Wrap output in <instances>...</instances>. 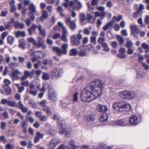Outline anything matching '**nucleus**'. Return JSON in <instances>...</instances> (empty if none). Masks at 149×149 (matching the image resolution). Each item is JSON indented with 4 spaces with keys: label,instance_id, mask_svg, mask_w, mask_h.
Wrapping results in <instances>:
<instances>
[{
    "label": "nucleus",
    "instance_id": "nucleus-53",
    "mask_svg": "<svg viewBox=\"0 0 149 149\" xmlns=\"http://www.w3.org/2000/svg\"><path fill=\"white\" fill-rule=\"evenodd\" d=\"M111 45L113 48H116L118 46V43L114 41L111 42Z\"/></svg>",
    "mask_w": 149,
    "mask_h": 149
},
{
    "label": "nucleus",
    "instance_id": "nucleus-51",
    "mask_svg": "<svg viewBox=\"0 0 149 149\" xmlns=\"http://www.w3.org/2000/svg\"><path fill=\"white\" fill-rule=\"evenodd\" d=\"M117 123L119 125L125 126L126 125L125 122L122 120H120L117 121Z\"/></svg>",
    "mask_w": 149,
    "mask_h": 149
},
{
    "label": "nucleus",
    "instance_id": "nucleus-58",
    "mask_svg": "<svg viewBox=\"0 0 149 149\" xmlns=\"http://www.w3.org/2000/svg\"><path fill=\"white\" fill-rule=\"evenodd\" d=\"M29 104L30 106L33 108H35L36 107V103L33 101H30Z\"/></svg>",
    "mask_w": 149,
    "mask_h": 149
},
{
    "label": "nucleus",
    "instance_id": "nucleus-10",
    "mask_svg": "<svg viewBox=\"0 0 149 149\" xmlns=\"http://www.w3.org/2000/svg\"><path fill=\"white\" fill-rule=\"evenodd\" d=\"M93 12L89 13H88L87 15V19L88 22L93 23L96 20V17L94 15Z\"/></svg>",
    "mask_w": 149,
    "mask_h": 149
},
{
    "label": "nucleus",
    "instance_id": "nucleus-42",
    "mask_svg": "<svg viewBox=\"0 0 149 149\" xmlns=\"http://www.w3.org/2000/svg\"><path fill=\"white\" fill-rule=\"evenodd\" d=\"M133 45V43L132 41L129 40H127L126 44V47L130 48L132 47Z\"/></svg>",
    "mask_w": 149,
    "mask_h": 149
},
{
    "label": "nucleus",
    "instance_id": "nucleus-48",
    "mask_svg": "<svg viewBox=\"0 0 149 149\" xmlns=\"http://www.w3.org/2000/svg\"><path fill=\"white\" fill-rule=\"evenodd\" d=\"M76 6L74 7L76 8L79 9H81L82 7V5L81 3V2L79 1H78V2L76 3Z\"/></svg>",
    "mask_w": 149,
    "mask_h": 149
},
{
    "label": "nucleus",
    "instance_id": "nucleus-43",
    "mask_svg": "<svg viewBox=\"0 0 149 149\" xmlns=\"http://www.w3.org/2000/svg\"><path fill=\"white\" fill-rule=\"evenodd\" d=\"M42 78L45 80L48 79L49 78V75L48 73H43L42 76Z\"/></svg>",
    "mask_w": 149,
    "mask_h": 149
},
{
    "label": "nucleus",
    "instance_id": "nucleus-44",
    "mask_svg": "<svg viewBox=\"0 0 149 149\" xmlns=\"http://www.w3.org/2000/svg\"><path fill=\"white\" fill-rule=\"evenodd\" d=\"M93 12V13H94V17L96 18L97 17H99L100 16H102L104 14V13H101L98 11L96 12Z\"/></svg>",
    "mask_w": 149,
    "mask_h": 149
},
{
    "label": "nucleus",
    "instance_id": "nucleus-59",
    "mask_svg": "<svg viewBox=\"0 0 149 149\" xmlns=\"http://www.w3.org/2000/svg\"><path fill=\"white\" fill-rule=\"evenodd\" d=\"M21 84L23 86L28 87L29 86V82L28 81H26L22 82Z\"/></svg>",
    "mask_w": 149,
    "mask_h": 149
},
{
    "label": "nucleus",
    "instance_id": "nucleus-6",
    "mask_svg": "<svg viewBox=\"0 0 149 149\" xmlns=\"http://www.w3.org/2000/svg\"><path fill=\"white\" fill-rule=\"evenodd\" d=\"M63 120L61 118H58V122L59 124V131L60 134H62L65 131L66 127L65 125L63 123Z\"/></svg>",
    "mask_w": 149,
    "mask_h": 149
},
{
    "label": "nucleus",
    "instance_id": "nucleus-40",
    "mask_svg": "<svg viewBox=\"0 0 149 149\" xmlns=\"http://www.w3.org/2000/svg\"><path fill=\"white\" fill-rule=\"evenodd\" d=\"M78 100V93H75L73 95V101L74 102H77Z\"/></svg>",
    "mask_w": 149,
    "mask_h": 149
},
{
    "label": "nucleus",
    "instance_id": "nucleus-55",
    "mask_svg": "<svg viewBox=\"0 0 149 149\" xmlns=\"http://www.w3.org/2000/svg\"><path fill=\"white\" fill-rule=\"evenodd\" d=\"M132 2V0H123V3L125 5H127Z\"/></svg>",
    "mask_w": 149,
    "mask_h": 149
},
{
    "label": "nucleus",
    "instance_id": "nucleus-61",
    "mask_svg": "<svg viewBox=\"0 0 149 149\" xmlns=\"http://www.w3.org/2000/svg\"><path fill=\"white\" fill-rule=\"evenodd\" d=\"M46 101L45 100H43L39 103L40 105L43 107V108L45 106H46Z\"/></svg>",
    "mask_w": 149,
    "mask_h": 149
},
{
    "label": "nucleus",
    "instance_id": "nucleus-57",
    "mask_svg": "<svg viewBox=\"0 0 149 149\" xmlns=\"http://www.w3.org/2000/svg\"><path fill=\"white\" fill-rule=\"evenodd\" d=\"M83 33L86 35H88L90 34V31L88 28H86L84 29L83 30Z\"/></svg>",
    "mask_w": 149,
    "mask_h": 149
},
{
    "label": "nucleus",
    "instance_id": "nucleus-18",
    "mask_svg": "<svg viewBox=\"0 0 149 149\" xmlns=\"http://www.w3.org/2000/svg\"><path fill=\"white\" fill-rule=\"evenodd\" d=\"M81 50L86 51H89L93 50L94 47L91 45H88L84 46H81L80 47Z\"/></svg>",
    "mask_w": 149,
    "mask_h": 149
},
{
    "label": "nucleus",
    "instance_id": "nucleus-15",
    "mask_svg": "<svg viewBox=\"0 0 149 149\" xmlns=\"http://www.w3.org/2000/svg\"><path fill=\"white\" fill-rule=\"evenodd\" d=\"M29 9L32 13H34L37 16L40 15V13L37 11L36 6L33 3H31L29 5Z\"/></svg>",
    "mask_w": 149,
    "mask_h": 149
},
{
    "label": "nucleus",
    "instance_id": "nucleus-27",
    "mask_svg": "<svg viewBox=\"0 0 149 149\" xmlns=\"http://www.w3.org/2000/svg\"><path fill=\"white\" fill-rule=\"evenodd\" d=\"M113 23L114 22L111 21L107 23L105 25L103 26V29L105 31L111 28Z\"/></svg>",
    "mask_w": 149,
    "mask_h": 149
},
{
    "label": "nucleus",
    "instance_id": "nucleus-26",
    "mask_svg": "<svg viewBox=\"0 0 149 149\" xmlns=\"http://www.w3.org/2000/svg\"><path fill=\"white\" fill-rule=\"evenodd\" d=\"M141 47L143 49L145 50L144 52L147 54L149 51V45L146 43L141 44Z\"/></svg>",
    "mask_w": 149,
    "mask_h": 149
},
{
    "label": "nucleus",
    "instance_id": "nucleus-47",
    "mask_svg": "<svg viewBox=\"0 0 149 149\" xmlns=\"http://www.w3.org/2000/svg\"><path fill=\"white\" fill-rule=\"evenodd\" d=\"M137 77L138 78H140L144 77V75L143 73L140 72H137Z\"/></svg>",
    "mask_w": 149,
    "mask_h": 149
},
{
    "label": "nucleus",
    "instance_id": "nucleus-12",
    "mask_svg": "<svg viewBox=\"0 0 149 149\" xmlns=\"http://www.w3.org/2000/svg\"><path fill=\"white\" fill-rule=\"evenodd\" d=\"M38 43L36 42V46L38 47H41L42 49L46 48V46L44 45L45 40L41 37H38Z\"/></svg>",
    "mask_w": 149,
    "mask_h": 149
},
{
    "label": "nucleus",
    "instance_id": "nucleus-1",
    "mask_svg": "<svg viewBox=\"0 0 149 149\" xmlns=\"http://www.w3.org/2000/svg\"><path fill=\"white\" fill-rule=\"evenodd\" d=\"M105 86L104 82L99 79H95L82 91L81 97L84 102H91L99 97Z\"/></svg>",
    "mask_w": 149,
    "mask_h": 149
},
{
    "label": "nucleus",
    "instance_id": "nucleus-39",
    "mask_svg": "<svg viewBox=\"0 0 149 149\" xmlns=\"http://www.w3.org/2000/svg\"><path fill=\"white\" fill-rule=\"evenodd\" d=\"M80 18L81 21L82 22H84L85 21H86L87 19L85 16V15L84 13H82L80 15Z\"/></svg>",
    "mask_w": 149,
    "mask_h": 149
},
{
    "label": "nucleus",
    "instance_id": "nucleus-64",
    "mask_svg": "<svg viewBox=\"0 0 149 149\" xmlns=\"http://www.w3.org/2000/svg\"><path fill=\"white\" fill-rule=\"evenodd\" d=\"M144 22L146 24H148L149 22V17L148 15L146 16L144 19Z\"/></svg>",
    "mask_w": 149,
    "mask_h": 149
},
{
    "label": "nucleus",
    "instance_id": "nucleus-17",
    "mask_svg": "<svg viewBox=\"0 0 149 149\" xmlns=\"http://www.w3.org/2000/svg\"><path fill=\"white\" fill-rule=\"evenodd\" d=\"M71 42L73 45L78 46L80 43V41L77 39V36L75 35H73L71 38Z\"/></svg>",
    "mask_w": 149,
    "mask_h": 149
},
{
    "label": "nucleus",
    "instance_id": "nucleus-20",
    "mask_svg": "<svg viewBox=\"0 0 149 149\" xmlns=\"http://www.w3.org/2000/svg\"><path fill=\"white\" fill-rule=\"evenodd\" d=\"M129 121L131 123L134 125L137 124L139 123L137 116L134 115L130 117Z\"/></svg>",
    "mask_w": 149,
    "mask_h": 149
},
{
    "label": "nucleus",
    "instance_id": "nucleus-36",
    "mask_svg": "<svg viewBox=\"0 0 149 149\" xmlns=\"http://www.w3.org/2000/svg\"><path fill=\"white\" fill-rule=\"evenodd\" d=\"M28 91L29 93L34 96H36L37 95L38 93L36 89H29Z\"/></svg>",
    "mask_w": 149,
    "mask_h": 149
},
{
    "label": "nucleus",
    "instance_id": "nucleus-23",
    "mask_svg": "<svg viewBox=\"0 0 149 149\" xmlns=\"http://www.w3.org/2000/svg\"><path fill=\"white\" fill-rule=\"evenodd\" d=\"M68 144L73 149H75L79 147V146L75 145V141L72 140L69 141Z\"/></svg>",
    "mask_w": 149,
    "mask_h": 149
},
{
    "label": "nucleus",
    "instance_id": "nucleus-2",
    "mask_svg": "<svg viewBox=\"0 0 149 149\" xmlns=\"http://www.w3.org/2000/svg\"><path fill=\"white\" fill-rule=\"evenodd\" d=\"M113 108L117 111H122L129 110L131 109V105L125 102H117L113 105Z\"/></svg>",
    "mask_w": 149,
    "mask_h": 149
},
{
    "label": "nucleus",
    "instance_id": "nucleus-5",
    "mask_svg": "<svg viewBox=\"0 0 149 149\" xmlns=\"http://www.w3.org/2000/svg\"><path fill=\"white\" fill-rule=\"evenodd\" d=\"M58 24L59 26L62 29V32L63 34L62 36H61V38L62 40L67 42L68 41V39L67 38V34L68 33V30L66 28L64 25L61 22H58Z\"/></svg>",
    "mask_w": 149,
    "mask_h": 149
},
{
    "label": "nucleus",
    "instance_id": "nucleus-14",
    "mask_svg": "<svg viewBox=\"0 0 149 149\" xmlns=\"http://www.w3.org/2000/svg\"><path fill=\"white\" fill-rule=\"evenodd\" d=\"M59 141V139L57 138H54L51 141L49 144V146L51 148H54L57 146Z\"/></svg>",
    "mask_w": 149,
    "mask_h": 149
},
{
    "label": "nucleus",
    "instance_id": "nucleus-9",
    "mask_svg": "<svg viewBox=\"0 0 149 149\" xmlns=\"http://www.w3.org/2000/svg\"><path fill=\"white\" fill-rule=\"evenodd\" d=\"M63 73V70L62 69L58 71V69L55 68L53 69L51 72V76L52 78H54L56 76L57 78H60Z\"/></svg>",
    "mask_w": 149,
    "mask_h": 149
},
{
    "label": "nucleus",
    "instance_id": "nucleus-46",
    "mask_svg": "<svg viewBox=\"0 0 149 149\" xmlns=\"http://www.w3.org/2000/svg\"><path fill=\"white\" fill-rule=\"evenodd\" d=\"M117 56L121 58H126L127 55L124 53H120L117 55Z\"/></svg>",
    "mask_w": 149,
    "mask_h": 149
},
{
    "label": "nucleus",
    "instance_id": "nucleus-52",
    "mask_svg": "<svg viewBox=\"0 0 149 149\" xmlns=\"http://www.w3.org/2000/svg\"><path fill=\"white\" fill-rule=\"evenodd\" d=\"M140 12L139 10L134 12L133 14V17L135 18H137L139 16Z\"/></svg>",
    "mask_w": 149,
    "mask_h": 149
},
{
    "label": "nucleus",
    "instance_id": "nucleus-41",
    "mask_svg": "<svg viewBox=\"0 0 149 149\" xmlns=\"http://www.w3.org/2000/svg\"><path fill=\"white\" fill-rule=\"evenodd\" d=\"M27 40L28 42H32L33 44V45H35L36 44V41L34 39V38H28L27 39Z\"/></svg>",
    "mask_w": 149,
    "mask_h": 149
},
{
    "label": "nucleus",
    "instance_id": "nucleus-30",
    "mask_svg": "<svg viewBox=\"0 0 149 149\" xmlns=\"http://www.w3.org/2000/svg\"><path fill=\"white\" fill-rule=\"evenodd\" d=\"M19 47L23 49L25 48V45L26 44V42L23 39H22L19 40Z\"/></svg>",
    "mask_w": 149,
    "mask_h": 149
},
{
    "label": "nucleus",
    "instance_id": "nucleus-45",
    "mask_svg": "<svg viewBox=\"0 0 149 149\" xmlns=\"http://www.w3.org/2000/svg\"><path fill=\"white\" fill-rule=\"evenodd\" d=\"M42 15L45 19L49 17V15L47 12L45 10H43L42 12Z\"/></svg>",
    "mask_w": 149,
    "mask_h": 149
},
{
    "label": "nucleus",
    "instance_id": "nucleus-7",
    "mask_svg": "<svg viewBox=\"0 0 149 149\" xmlns=\"http://www.w3.org/2000/svg\"><path fill=\"white\" fill-rule=\"evenodd\" d=\"M130 28L131 30V33L134 37H137L138 34L140 31L137 26L135 24H131Z\"/></svg>",
    "mask_w": 149,
    "mask_h": 149
},
{
    "label": "nucleus",
    "instance_id": "nucleus-29",
    "mask_svg": "<svg viewBox=\"0 0 149 149\" xmlns=\"http://www.w3.org/2000/svg\"><path fill=\"white\" fill-rule=\"evenodd\" d=\"M26 33L24 31H18L15 33V35L18 38L20 36L24 37L26 36Z\"/></svg>",
    "mask_w": 149,
    "mask_h": 149
},
{
    "label": "nucleus",
    "instance_id": "nucleus-33",
    "mask_svg": "<svg viewBox=\"0 0 149 149\" xmlns=\"http://www.w3.org/2000/svg\"><path fill=\"white\" fill-rule=\"evenodd\" d=\"M78 51L75 48H73L70 51L69 55L71 56H75L77 54Z\"/></svg>",
    "mask_w": 149,
    "mask_h": 149
},
{
    "label": "nucleus",
    "instance_id": "nucleus-54",
    "mask_svg": "<svg viewBox=\"0 0 149 149\" xmlns=\"http://www.w3.org/2000/svg\"><path fill=\"white\" fill-rule=\"evenodd\" d=\"M35 115L39 119L42 115V112L40 111H36L35 112Z\"/></svg>",
    "mask_w": 149,
    "mask_h": 149
},
{
    "label": "nucleus",
    "instance_id": "nucleus-56",
    "mask_svg": "<svg viewBox=\"0 0 149 149\" xmlns=\"http://www.w3.org/2000/svg\"><path fill=\"white\" fill-rule=\"evenodd\" d=\"M61 35L58 33H56L54 34L53 36V38L54 39H56L61 38Z\"/></svg>",
    "mask_w": 149,
    "mask_h": 149
},
{
    "label": "nucleus",
    "instance_id": "nucleus-13",
    "mask_svg": "<svg viewBox=\"0 0 149 149\" xmlns=\"http://www.w3.org/2000/svg\"><path fill=\"white\" fill-rule=\"evenodd\" d=\"M65 22L67 25H69L71 29H74L76 26L75 22L73 21H71L70 18H68L65 19Z\"/></svg>",
    "mask_w": 149,
    "mask_h": 149
},
{
    "label": "nucleus",
    "instance_id": "nucleus-21",
    "mask_svg": "<svg viewBox=\"0 0 149 149\" xmlns=\"http://www.w3.org/2000/svg\"><path fill=\"white\" fill-rule=\"evenodd\" d=\"M36 136H35L34 139V142L36 143L39 141V139L43 138V135L40 132H38L36 133Z\"/></svg>",
    "mask_w": 149,
    "mask_h": 149
},
{
    "label": "nucleus",
    "instance_id": "nucleus-60",
    "mask_svg": "<svg viewBox=\"0 0 149 149\" xmlns=\"http://www.w3.org/2000/svg\"><path fill=\"white\" fill-rule=\"evenodd\" d=\"M105 39L104 38H99L98 40V42L100 43H101L102 45V43L104 42L105 41Z\"/></svg>",
    "mask_w": 149,
    "mask_h": 149
},
{
    "label": "nucleus",
    "instance_id": "nucleus-28",
    "mask_svg": "<svg viewBox=\"0 0 149 149\" xmlns=\"http://www.w3.org/2000/svg\"><path fill=\"white\" fill-rule=\"evenodd\" d=\"M123 19V16L122 15H119L117 17L114 16L111 20V21L114 22V23L115 22H118L120 21Z\"/></svg>",
    "mask_w": 149,
    "mask_h": 149
},
{
    "label": "nucleus",
    "instance_id": "nucleus-31",
    "mask_svg": "<svg viewBox=\"0 0 149 149\" xmlns=\"http://www.w3.org/2000/svg\"><path fill=\"white\" fill-rule=\"evenodd\" d=\"M15 26L16 29L20 28L22 29L24 27L25 25L24 23L17 22L15 24Z\"/></svg>",
    "mask_w": 149,
    "mask_h": 149
},
{
    "label": "nucleus",
    "instance_id": "nucleus-50",
    "mask_svg": "<svg viewBox=\"0 0 149 149\" xmlns=\"http://www.w3.org/2000/svg\"><path fill=\"white\" fill-rule=\"evenodd\" d=\"M117 39L118 40L119 42L121 44H123L124 42V40L123 38L120 36H117Z\"/></svg>",
    "mask_w": 149,
    "mask_h": 149
},
{
    "label": "nucleus",
    "instance_id": "nucleus-16",
    "mask_svg": "<svg viewBox=\"0 0 149 149\" xmlns=\"http://www.w3.org/2000/svg\"><path fill=\"white\" fill-rule=\"evenodd\" d=\"M46 129L47 132L52 135H53L56 134L55 131L53 130L50 124H47L46 125Z\"/></svg>",
    "mask_w": 149,
    "mask_h": 149
},
{
    "label": "nucleus",
    "instance_id": "nucleus-8",
    "mask_svg": "<svg viewBox=\"0 0 149 149\" xmlns=\"http://www.w3.org/2000/svg\"><path fill=\"white\" fill-rule=\"evenodd\" d=\"M49 97L50 99L52 101L54 102L57 100L56 93L54 89L52 88H49Z\"/></svg>",
    "mask_w": 149,
    "mask_h": 149
},
{
    "label": "nucleus",
    "instance_id": "nucleus-11",
    "mask_svg": "<svg viewBox=\"0 0 149 149\" xmlns=\"http://www.w3.org/2000/svg\"><path fill=\"white\" fill-rule=\"evenodd\" d=\"M96 108L97 111L102 112H106L109 109L106 105L101 104H98L96 107Z\"/></svg>",
    "mask_w": 149,
    "mask_h": 149
},
{
    "label": "nucleus",
    "instance_id": "nucleus-62",
    "mask_svg": "<svg viewBox=\"0 0 149 149\" xmlns=\"http://www.w3.org/2000/svg\"><path fill=\"white\" fill-rule=\"evenodd\" d=\"M91 42L95 44L96 42V37L94 36H91Z\"/></svg>",
    "mask_w": 149,
    "mask_h": 149
},
{
    "label": "nucleus",
    "instance_id": "nucleus-19",
    "mask_svg": "<svg viewBox=\"0 0 149 149\" xmlns=\"http://www.w3.org/2000/svg\"><path fill=\"white\" fill-rule=\"evenodd\" d=\"M4 85L3 86V87L6 90V93L8 95L9 94V91L8 88H7L6 87H8V85L9 84V81L8 79H5L4 80Z\"/></svg>",
    "mask_w": 149,
    "mask_h": 149
},
{
    "label": "nucleus",
    "instance_id": "nucleus-4",
    "mask_svg": "<svg viewBox=\"0 0 149 149\" xmlns=\"http://www.w3.org/2000/svg\"><path fill=\"white\" fill-rule=\"evenodd\" d=\"M68 45L66 43L63 44L61 48V49L59 47H54L52 48V50L56 52L58 55L59 56H61L63 55H65L68 52L67 48Z\"/></svg>",
    "mask_w": 149,
    "mask_h": 149
},
{
    "label": "nucleus",
    "instance_id": "nucleus-63",
    "mask_svg": "<svg viewBox=\"0 0 149 149\" xmlns=\"http://www.w3.org/2000/svg\"><path fill=\"white\" fill-rule=\"evenodd\" d=\"M114 28L116 31H118L119 30L120 26L118 24H115L114 26Z\"/></svg>",
    "mask_w": 149,
    "mask_h": 149
},
{
    "label": "nucleus",
    "instance_id": "nucleus-35",
    "mask_svg": "<svg viewBox=\"0 0 149 149\" xmlns=\"http://www.w3.org/2000/svg\"><path fill=\"white\" fill-rule=\"evenodd\" d=\"M102 45L104 48V51L107 52H109V51L110 48L108 47V45L106 43L103 42L102 43Z\"/></svg>",
    "mask_w": 149,
    "mask_h": 149
},
{
    "label": "nucleus",
    "instance_id": "nucleus-25",
    "mask_svg": "<svg viewBox=\"0 0 149 149\" xmlns=\"http://www.w3.org/2000/svg\"><path fill=\"white\" fill-rule=\"evenodd\" d=\"M85 120L87 122L93 121L94 120V116L91 115H87L84 117Z\"/></svg>",
    "mask_w": 149,
    "mask_h": 149
},
{
    "label": "nucleus",
    "instance_id": "nucleus-3",
    "mask_svg": "<svg viewBox=\"0 0 149 149\" xmlns=\"http://www.w3.org/2000/svg\"><path fill=\"white\" fill-rule=\"evenodd\" d=\"M120 97L124 99H133L136 97V95L133 92L124 91L119 92Z\"/></svg>",
    "mask_w": 149,
    "mask_h": 149
},
{
    "label": "nucleus",
    "instance_id": "nucleus-49",
    "mask_svg": "<svg viewBox=\"0 0 149 149\" xmlns=\"http://www.w3.org/2000/svg\"><path fill=\"white\" fill-rule=\"evenodd\" d=\"M47 117L45 115H42L39 119L40 121L45 122L47 120Z\"/></svg>",
    "mask_w": 149,
    "mask_h": 149
},
{
    "label": "nucleus",
    "instance_id": "nucleus-38",
    "mask_svg": "<svg viewBox=\"0 0 149 149\" xmlns=\"http://www.w3.org/2000/svg\"><path fill=\"white\" fill-rule=\"evenodd\" d=\"M0 141L1 142H2L3 144H5L7 143V140L6 139L5 136L4 135H2L0 136Z\"/></svg>",
    "mask_w": 149,
    "mask_h": 149
},
{
    "label": "nucleus",
    "instance_id": "nucleus-32",
    "mask_svg": "<svg viewBox=\"0 0 149 149\" xmlns=\"http://www.w3.org/2000/svg\"><path fill=\"white\" fill-rule=\"evenodd\" d=\"M43 110L48 115H50L52 114V112L50 108L48 106H45L43 108Z\"/></svg>",
    "mask_w": 149,
    "mask_h": 149
},
{
    "label": "nucleus",
    "instance_id": "nucleus-24",
    "mask_svg": "<svg viewBox=\"0 0 149 149\" xmlns=\"http://www.w3.org/2000/svg\"><path fill=\"white\" fill-rule=\"evenodd\" d=\"M38 29L40 34L43 37H45L46 35L45 30L44 29H42V26L41 25H38Z\"/></svg>",
    "mask_w": 149,
    "mask_h": 149
},
{
    "label": "nucleus",
    "instance_id": "nucleus-37",
    "mask_svg": "<svg viewBox=\"0 0 149 149\" xmlns=\"http://www.w3.org/2000/svg\"><path fill=\"white\" fill-rule=\"evenodd\" d=\"M56 18L55 16H53L50 19L49 21L48 22V23L51 26L54 25L55 23Z\"/></svg>",
    "mask_w": 149,
    "mask_h": 149
},
{
    "label": "nucleus",
    "instance_id": "nucleus-34",
    "mask_svg": "<svg viewBox=\"0 0 149 149\" xmlns=\"http://www.w3.org/2000/svg\"><path fill=\"white\" fill-rule=\"evenodd\" d=\"M108 118V116L107 114H105L102 115L100 118V120L101 122H104L107 121Z\"/></svg>",
    "mask_w": 149,
    "mask_h": 149
},
{
    "label": "nucleus",
    "instance_id": "nucleus-22",
    "mask_svg": "<svg viewBox=\"0 0 149 149\" xmlns=\"http://www.w3.org/2000/svg\"><path fill=\"white\" fill-rule=\"evenodd\" d=\"M21 72L18 70H16L13 71L12 75V77L13 79H18L19 77L17 75L18 74H20Z\"/></svg>",
    "mask_w": 149,
    "mask_h": 149
}]
</instances>
